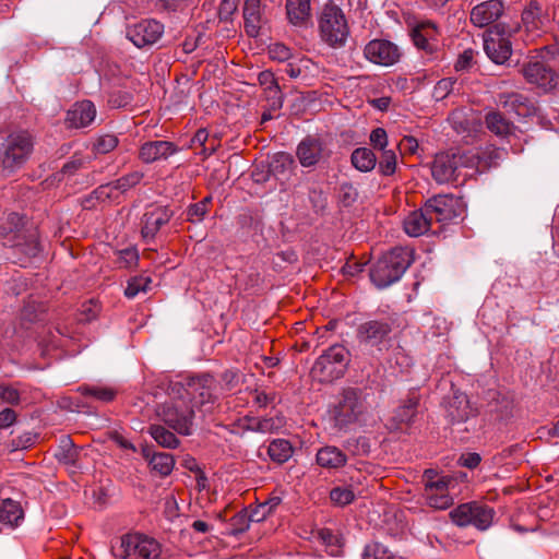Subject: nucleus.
Segmentation results:
<instances>
[{
	"label": "nucleus",
	"mask_w": 559,
	"mask_h": 559,
	"mask_svg": "<svg viewBox=\"0 0 559 559\" xmlns=\"http://www.w3.org/2000/svg\"><path fill=\"white\" fill-rule=\"evenodd\" d=\"M491 164L492 162L485 159L478 151H468L462 154L440 153L432 162L431 175L438 183H449L459 179L462 168L484 170Z\"/></svg>",
	"instance_id": "nucleus-1"
},
{
	"label": "nucleus",
	"mask_w": 559,
	"mask_h": 559,
	"mask_svg": "<svg viewBox=\"0 0 559 559\" xmlns=\"http://www.w3.org/2000/svg\"><path fill=\"white\" fill-rule=\"evenodd\" d=\"M409 265V252L401 247L394 248L373 264L370 278L378 288H385L399 281Z\"/></svg>",
	"instance_id": "nucleus-2"
},
{
	"label": "nucleus",
	"mask_w": 559,
	"mask_h": 559,
	"mask_svg": "<svg viewBox=\"0 0 559 559\" xmlns=\"http://www.w3.org/2000/svg\"><path fill=\"white\" fill-rule=\"evenodd\" d=\"M33 139L27 132H13L2 144L0 176L8 177L21 168L33 151Z\"/></svg>",
	"instance_id": "nucleus-3"
},
{
	"label": "nucleus",
	"mask_w": 559,
	"mask_h": 559,
	"mask_svg": "<svg viewBox=\"0 0 559 559\" xmlns=\"http://www.w3.org/2000/svg\"><path fill=\"white\" fill-rule=\"evenodd\" d=\"M367 393L358 388H346L332 411L335 426L345 428L357 423L367 412Z\"/></svg>",
	"instance_id": "nucleus-4"
},
{
	"label": "nucleus",
	"mask_w": 559,
	"mask_h": 559,
	"mask_svg": "<svg viewBox=\"0 0 559 559\" xmlns=\"http://www.w3.org/2000/svg\"><path fill=\"white\" fill-rule=\"evenodd\" d=\"M347 361V349L340 344L332 345L313 364L311 377L321 383H330L343 377Z\"/></svg>",
	"instance_id": "nucleus-5"
},
{
	"label": "nucleus",
	"mask_w": 559,
	"mask_h": 559,
	"mask_svg": "<svg viewBox=\"0 0 559 559\" xmlns=\"http://www.w3.org/2000/svg\"><path fill=\"white\" fill-rule=\"evenodd\" d=\"M171 391L173 393H183L194 408L206 403H213L218 395V384L213 376L205 373L188 378L186 383H174Z\"/></svg>",
	"instance_id": "nucleus-6"
},
{
	"label": "nucleus",
	"mask_w": 559,
	"mask_h": 559,
	"mask_svg": "<svg viewBox=\"0 0 559 559\" xmlns=\"http://www.w3.org/2000/svg\"><path fill=\"white\" fill-rule=\"evenodd\" d=\"M22 225L23 218L17 213L9 214L8 226L0 227V240L27 258L36 257L40 251L37 233L33 230L26 237L19 229Z\"/></svg>",
	"instance_id": "nucleus-7"
},
{
	"label": "nucleus",
	"mask_w": 559,
	"mask_h": 559,
	"mask_svg": "<svg viewBox=\"0 0 559 559\" xmlns=\"http://www.w3.org/2000/svg\"><path fill=\"white\" fill-rule=\"evenodd\" d=\"M177 394L178 399H173L158 406L157 415L178 433L188 436L191 433L194 409L183 393Z\"/></svg>",
	"instance_id": "nucleus-8"
},
{
	"label": "nucleus",
	"mask_w": 559,
	"mask_h": 559,
	"mask_svg": "<svg viewBox=\"0 0 559 559\" xmlns=\"http://www.w3.org/2000/svg\"><path fill=\"white\" fill-rule=\"evenodd\" d=\"M321 38L332 47L343 46L349 28L343 11L335 4H326L319 23Z\"/></svg>",
	"instance_id": "nucleus-9"
},
{
	"label": "nucleus",
	"mask_w": 559,
	"mask_h": 559,
	"mask_svg": "<svg viewBox=\"0 0 559 559\" xmlns=\"http://www.w3.org/2000/svg\"><path fill=\"white\" fill-rule=\"evenodd\" d=\"M392 331V319H371L358 325L356 330V338L359 344L382 352L383 349H386L391 343Z\"/></svg>",
	"instance_id": "nucleus-10"
},
{
	"label": "nucleus",
	"mask_w": 559,
	"mask_h": 559,
	"mask_svg": "<svg viewBox=\"0 0 559 559\" xmlns=\"http://www.w3.org/2000/svg\"><path fill=\"white\" fill-rule=\"evenodd\" d=\"M122 558L138 555L143 559H162V544L154 537L142 533H129L121 537Z\"/></svg>",
	"instance_id": "nucleus-11"
},
{
	"label": "nucleus",
	"mask_w": 559,
	"mask_h": 559,
	"mask_svg": "<svg viewBox=\"0 0 559 559\" xmlns=\"http://www.w3.org/2000/svg\"><path fill=\"white\" fill-rule=\"evenodd\" d=\"M301 538L309 539L325 548L331 556H340L344 546V538L340 530L326 526H298L296 532Z\"/></svg>",
	"instance_id": "nucleus-12"
},
{
	"label": "nucleus",
	"mask_w": 559,
	"mask_h": 559,
	"mask_svg": "<svg viewBox=\"0 0 559 559\" xmlns=\"http://www.w3.org/2000/svg\"><path fill=\"white\" fill-rule=\"evenodd\" d=\"M425 209L432 219L445 223L461 216L465 206L461 198L453 194H439L430 198Z\"/></svg>",
	"instance_id": "nucleus-13"
},
{
	"label": "nucleus",
	"mask_w": 559,
	"mask_h": 559,
	"mask_svg": "<svg viewBox=\"0 0 559 559\" xmlns=\"http://www.w3.org/2000/svg\"><path fill=\"white\" fill-rule=\"evenodd\" d=\"M484 50L497 64H503L509 60L512 55V44L503 27L496 25L485 33Z\"/></svg>",
	"instance_id": "nucleus-14"
},
{
	"label": "nucleus",
	"mask_w": 559,
	"mask_h": 559,
	"mask_svg": "<svg viewBox=\"0 0 559 559\" xmlns=\"http://www.w3.org/2000/svg\"><path fill=\"white\" fill-rule=\"evenodd\" d=\"M164 34V25L154 19H143L128 25L127 38L138 48L154 45Z\"/></svg>",
	"instance_id": "nucleus-15"
},
{
	"label": "nucleus",
	"mask_w": 559,
	"mask_h": 559,
	"mask_svg": "<svg viewBox=\"0 0 559 559\" xmlns=\"http://www.w3.org/2000/svg\"><path fill=\"white\" fill-rule=\"evenodd\" d=\"M450 515L454 524H491L495 511L484 503L472 501L460 504Z\"/></svg>",
	"instance_id": "nucleus-16"
},
{
	"label": "nucleus",
	"mask_w": 559,
	"mask_h": 559,
	"mask_svg": "<svg viewBox=\"0 0 559 559\" xmlns=\"http://www.w3.org/2000/svg\"><path fill=\"white\" fill-rule=\"evenodd\" d=\"M522 74L530 84L548 91L556 87L557 75L544 61L530 60L522 68Z\"/></svg>",
	"instance_id": "nucleus-17"
},
{
	"label": "nucleus",
	"mask_w": 559,
	"mask_h": 559,
	"mask_svg": "<svg viewBox=\"0 0 559 559\" xmlns=\"http://www.w3.org/2000/svg\"><path fill=\"white\" fill-rule=\"evenodd\" d=\"M364 53L369 61L384 67L394 64L401 57L397 46L384 39L369 41Z\"/></svg>",
	"instance_id": "nucleus-18"
},
{
	"label": "nucleus",
	"mask_w": 559,
	"mask_h": 559,
	"mask_svg": "<svg viewBox=\"0 0 559 559\" xmlns=\"http://www.w3.org/2000/svg\"><path fill=\"white\" fill-rule=\"evenodd\" d=\"M173 215V211L167 206H150L142 217V237L146 240L153 239L163 226L169 223Z\"/></svg>",
	"instance_id": "nucleus-19"
},
{
	"label": "nucleus",
	"mask_w": 559,
	"mask_h": 559,
	"mask_svg": "<svg viewBox=\"0 0 559 559\" xmlns=\"http://www.w3.org/2000/svg\"><path fill=\"white\" fill-rule=\"evenodd\" d=\"M504 12L501 0H487L475 5L469 13V20L476 27H486L498 21Z\"/></svg>",
	"instance_id": "nucleus-20"
},
{
	"label": "nucleus",
	"mask_w": 559,
	"mask_h": 559,
	"mask_svg": "<svg viewBox=\"0 0 559 559\" xmlns=\"http://www.w3.org/2000/svg\"><path fill=\"white\" fill-rule=\"evenodd\" d=\"M497 103L508 112L520 117H530L536 112L534 102L521 93H500Z\"/></svg>",
	"instance_id": "nucleus-21"
},
{
	"label": "nucleus",
	"mask_w": 559,
	"mask_h": 559,
	"mask_svg": "<svg viewBox=\"0 0 559 559\" xmlns=\"http://www.w3.org/2000/svg\"><path fill=\"white\" fill-rule=\"evenodd\" d=\"M412 38L415 46L427 55L432 56L438 51V29L433 23L424 22L418 24L412 31Z\"/></svg>",
	"instance_id": "nucleus-22"
},
{
	"label": "nucleus",
	"mask_w": 559,
	"mask_h": 559,
	"mask_svg": "<svg viewBox=\"0 0 559 559\" xmlns=\"http://www.w3.org/2000/svg\"><path fill=\"white\" fill-rule=\"evenodd\" d=\"M450 483V478L442 477L426 485L424 496L429 507L447 509L452 504L453 500L448 492Z\"/></svg>",
	"instance_id": "nucleus-23"
},
{
	"label": "nucleus",
	"mask_w": 559,
	"mask_h": 559,
	"mask_svg": "<svg viewBox=\"0 0 559 559\" xmlns=\"http://www.w3.org/2000/svg\"><path fill=\"white\" fill-rule=\"evenodd\" d=\"M258 82L263 90L264 97L269 104V109L280 110L284 103V93L282 92L274 73L265 70L259 73Z\"/></svg>",
	"instance_id": "nucleus-24"
},
{
	"label": "nucleus",
	"mask_w": 559,
	"mask_h": 559,
	"mask_svg": "<svg viewBox=\"0 0 559 559\" xmlns=\"http://www.w3.org/2000/svg\"><path fill=\"white\" fill-rule=\"evenodd\" d=\"M177 151L178 147L173 142L164 140L148 141L141 145L139 158L145 164H151L167 159L169 156L177 153Z\"/></svg>",
	"instance_id": "nucleus-25"
},
{
	"label": "nucleus",
	"mask_w": 559,
	"mask_h": 559,
	"mask_svg": "<svg viewBox=\"0 0 559 559\" xmlns=\"http://www.w3.org/2000/svg\"><path fill=\"white\" fill-rule=\"evenodd\" d=\"M285 425L283 416L257 418L245 416L239 418L235 426L241 431H257L262 433H272L280 430Z\"/></svg>",
	"instance_id": "nucleus-26"
},
{
	"label": "nucleus",
	"mask_w": 559,
	"mask_h": 559,
	"mask_svg": "<svg viewBox=\"0 0 559 559\" xmlns=\"http://www.w3.org/2000/svg\"><path fill=\"white\" fill-rule=\"evenodd\" d=\"M95 117L96 108L91 100L78 102L68 110L66 124L69 128H85L94 121Z\"/></svg>",
	"instance_id": "nucleus-27"
},
{
	"label": "nucleus",
	"mask_w": 559,
	"mask_h": 559,
	"mask_svg": "<svg viewBox=\"0 0 559 559\" xmlns=\"http://www.w3.org/2000/svg\"><path fill=\"white\" fill-rule=\"evenodd\" d=\"M289 78L308 83L319 73V67L305 56L294 57L285 68Z\"/></svg>",
	"instance_id": "nucleus-28"
},
{
	"label": "nucleus",
	"mask_w": 559,
	"mask_h": 559,
	"mask_svg": "<svg viewBox=\"0 0 559 559\" xmlns=\"http://www.w3.org/2000/svg\"><path fill=\"white\" fill-rule=\"evenodd\" d=\"M447 415L451 423H463L475 416V409L466 394L455 392L447 404Z\"/></svg>",
	"instance_id": "nucleus-29"
},
{
	"label": "nucleus",
	"mask_w": 559,
	"mask_h": 559,
	"mask_svg": "<svg viewBox=\"0 0 559 559\" xmlns=\"http://www.w3.org/2000/svg\"><path fill=\"white\" fill-rule=\"evenodd\" d=\"M431 224L432 217L425 207L411 212L403 222L404 230L411 237L426 234L431 228Z\"/></svg>",
	"instance_id": "nucleus-30"
},
{
	"label": "nucleus",
	"mask_w": 559,
	"mask_h": 559,
	"mask_svg": "<svg viewBox=\"0 0 559 559\" xmlns=\"http://www.w3.org/2000/svg\"><path fill=\"white\" fill-rule=\"evenodd\" d=\"M243 20L246 33L257 37L262 26L261 0H246Z\"/></svg>",
	"instance_id": "nucleus-31"
},
{
	"label": "nucleus",
	"mask_w": 559,
	"mask_h": 559,
	"mask_svg": "<svg viewBox=\"0 0 559 559\" xmlns=\"http://www.w3.org/2000/svg\"><path fill=\"white\" fill-rule=\"evenodd\" d=\"M321 154L322 145L316 139L307 138L297 147V157L304 167L316 165L320 160Z\"/></svg>",
	"instance_id": "nucleus-32"
},
{
	"label": "nucleus",
	"mask_w": 559,
	"mask_h": 559,
	"mask_svg": "<svg viewBox=\"0 0 559 559\" xmlns=\"http://www.w3.org/2000/svg\"><path fill=\"white\" fill-rule=\"evenodd\" d=\"M420 395L417 391H411L407 397L395 409L394 420L397 424H409L417 415Z\"/></svg>",
	"instance_id": "nucleus-33"
},
{
	"label": "nucleus",
	"mask_w": 559,
	"mask_h": 559,
	"mask_svg": "<svg viewBox=\"0 0 559 559\" xmlns=\"http://www.w3.org/2000/svg\"><path fill=\"white\" fill-rule=\"evenodd\" d=\"M485 122L488 130L500 138H508L515 131L514 124L496 110L489 111L486 115Z\"/></svg>",
	"instance_id": "nucleus-34"
},
{
	"label": "nucleus",
	"mask_w": 559,
	"mask_h": 559,
	"mask_svg": "<svg viewBox=\"0 0 559 559\" xmlns=\"http://www.w3.org/2000/svg\"><path fill=\"white\" fill-rule=\"evenodd\" d=\"M288 20L294 25H304L310 19V0H286Z\"/></svg>",
	"instance_id": "nucleus-35"
},
{
	"label": "nucleus",
	"mask_w": 559,
	"mask_h": 559,
	"mask_svg": "<svg viewBox=\"0 0 559 559\" xmlns=\"http://www.w3.org/2000/svg\"><path fill=\"white\" fill-rule=\"evenodd\" d=\"M346 454L336 447H324L317 453V463L325 468H338L345 465Z\"/></svg>",
	"instance_id": "nucleus-36"
},
{
	"label": "nucleus",
	"mask_w": 559,
	"mask_h": 559,
	"mask_svg": "<svg viewBox=\"0 0 559 559\" xmlns=\"http://www.w3.org/2000/svg\"><path fill=\"white\" fill-rule=\"evenodd\" d=\"M24 519V510L19 501L4 499L0 504V522L2 524H17Z\"/></svg>",
	"instance_id": "nucleus-37"
},
{
	"label": "nucleus",
	"mask_w": 559,
	"mask_h": 559,
	"mask_svg": "<svg viewBox=\"0 0 559 559\" xmlns=\"http://www.w3.org/2000/svg\"><path fill=\"white\" fill-rule=\"evenodd\" d=\"M522 21L528 29H538L543 26L545 16L538 1H531L522 13Z\"/></svg>",
	"instance_id": "nucleus-38"
},
{
	"label": "nucleus",
	"mask_w": 559,
	"mask_h": 559,
	"mask_svg": "<svg viewBox=\"0 0 559 559\" xmlns=\"http://www.w3.org/2000/svg\"><path fill=\"white\" fill-rule=\"evenodd\" d=\"M78 391L84 396L103 403L114 401L117 395L116 389L103 385H82Z\"/></svg>",
	"instance_id": "nucleus-39"
},
{
	"label": "nucleus",
	"mask_w": 559,
	"mask_h": 559,
	"mask_svg": "<svg viewBox=\"0 0 559 559\" xmlns=\"http://www.w3.org/2000/svg\"><path fill=\"white\" fill-rule=\"evenodd\" d=\"M353 166L360 171H370L377 164V157L374 153L367 147L356 148L352 154Z\"/></svg>",
	"instance_id": "nucleus-40"
},
{
	"label": "nucleus",
	"mask_w": 559,
	"mask_h": 559,
	"mask_svg": "<svg viewBox=\"0 0 559 559\" xmlns=\"http://www.w3.org/2000/svg\"><path fill=\"white\" fill-rule=\"evenodd\" d=\"M271 509L272 506H269V503H262L253 510L243 509L235 516V524L260 523L265 520V515Z\"/></svg>",
	"instance_id": "nucleus-41"
},
{
	"label": "nucleus",
	"mask_w": 559,
	"mask_h": 559,
	"mask_svg": "<svg viewBox=\"0 0 559 559\" xmlns=\"http://www.w3.org/2000/svg\"><path fill=\"white\" fill-rule=\"evenodd\" d=\"M267 454L272 461L282 464L290 459L293 447L287 440L276 439L270 443Z\"/></svg>",
	"instance_id": "nucleus-42"
},
{
	"label": "nucleus",
	"mask_w": 559,
	"mask_h": 559,
	"mask_svg": "<svg viewBox=\"0 0 559 559\" xmlns=\"http://www.w3.org/2000/svg\"><path fill=\"white\" fill-rule=\"evenodd\" d=\"M150 435L164 448L175 449L179 444L178 438L163 426L152 425L150 427Z\"/></svg>",
	"instance_id": "nucleus-43"
},
{
	"label": "nucleus",
	"mask_w": 559,
	"mask_h": 559,
	"mask_svg": "<svg viewBox=\"0 0 559 559\" xmlns=\"http://www.w3.org/2000/svg\"><path fill=\"white\" fill-rule=\"evenodd\" d=\"M150 465L154 472L164 477L171 473L175 466V460L169 453H155L150 460Z\"/></svg>",
	"instance_id": "nucleus-44"
},
{
	"label": "nucleus",
	"mask_w": 559,
	"mask_h": 559,
	"mask_svg": "<svg viewBox=\"0 0 559 559\" xmlns=\"http://www.w3.org/2000/svg\"><path fill=\"white\" fill-rule=\"evenodd\" d=\"M59 462H62L66 465H76V461L79 457V450L75 448L73 442L70 439H63L59 447V451L56 454Z\"/></svg>",
	"instance_id": "nucleus-45"
},
{
	"label": "nucleus",
	"mask_w": 559,
	"mask_h": 559,
	"mask_svg": "<svg viewBox=\"0 0 559 559\" xmlns=\"http://www.w3.org/2000/svg\"><path fill=\"white\" fill-rule=\"evenodd\" d=\"M362 559H403L395 556L385 546L378 542H372L366 545Z\"/></svg>",
	"instance_id": "nucleus-46"
},
{
	"label": "nucleus",
	"mask_w": 559,
	"mask_h": 559,
	"mask_svg": "<svg viewBox=\"0 0 559 559\" xmlns=\"http://www.w3.org/2000/svg\"><path fill=\"white\" fill-rule=\"evenodd\" d=\"M152 280L150 276L139 275L128 281L124 295L128 298H134L140 293H146L150 289Z\"/></svg>",
	"instance_id": "nucleus-47"
},
{
	"label": "nucleus",
	"mask_w": 559,
	"mask_h": 559,
	"mask_svg": "<svg viewBox=\"0 0 559 559\" xmlns=\"http://www.w3.org/2000/svg\"><path fill=\"white\" fill-rule=\"evenodd\" d=\"M107 103L111 108H127L133 103V94L129 90L118 88L109 93Z\"/></svg>",
	"instance_id": "nucleus-48"
},
{
	"label": "nucleus",
	"mask_w": 559,
	"mask_h": 559,
	"mask_svg": "<svg viewBox=\"0 0 559 559\" xmlns=\"http://www.w3.org/2000/svg\"><path fill=\"white\" fill-rule=\"evenodd\" d=\"M396 170V154L392 150L382 151L379 160V171L383 176H392Z\"/></svg>",
	"instance_id": "nucleus-49"
},
{
	"label": "nucleus",
	"mask_w": 559,
	"mask_h": 559,
	"mask_svg": "<svg viewBox=\"0 0 559 559\" xmlns=\"http://www.w3.org/2000/svg\"><path fill=\"white\" fill-rule=\"evenodd\" d=\"M119 195L114 182L102 185L93 191V198H96L99 204L115 201Z\"/></svg>",
	"instance_id": "nucleus-50"
},
{
	"label": "nucleus",
	"mask_w": 559,
	"mask_h": 559,
	"mask_svg": "<svg viewBox=\"0 0 559 559\" xmlns=\"http://www.w3.org/2000/svg\"><path fill=\"white\" fill-rule=\"evenodd\" d=\"M456 85V80L453 78H444L437 82L433 87L432 96L436 100H443L449 96Z\"/></svg>",
	"instance_id": "nucleus-51"
},
{
	"label": "nucleus",
	"mask_w": 559,
	"mask_h": 559,
	"mask_svg": "<svg viewBox=\"0 0 559 559\" xmlns=\"http://www.w3.org/2000/svg\"><path fill=\"white\" fill-rule=\"evenodd\" d=\"M269 57L274 61L288 63L295 56H293L289 47L276 43L269 47Z\"/></svg>",
	"instance_id": "nucleus-52"
},
{
	"label": "nucleus",
	"mask_w": 559,
	"mask_h": 559,
	"mask_svg": "<svg viewBox=\"0 0 559 559\" xmlns=\"http://www.w3.org/2000/svg\"><path fill=\"white\" fill-rule=\"evenodd\" d=\"M143 178V175L139 171H133V173H130L119 179H117L116 181H114L115 183V187L117 188L119 194L128 191L129 189L135 187L136 185L140 183V181L142 180Z\"/></svg>",
	"instance_id": "nucleus-53"
},
{
	"label": "nucleus",
	"mask_w": 559,
	"mask_h": 559,
	"mask_svg": "<svg viewBox=\"0 0 559 559\" xmlns=\"http://www.w3.org/2000/svg\"><path fill=\"white\" fill-rule=\"evenodd\" d=\"M331 500L338 506H346L355 499L354 491L348 487H335L330 492Z\"/></svg>",
	"instance_id": "nucleus-54"
},
{
	"label": "nucleus",
	"mask_w": 559,
	"mask_h": 559,
	"mask_svg": "<svg viewBox=\"0 0 559 559\" xmlns=\"http://www.w3.org/2000/svg\"><path fill=\"white\" fill-rule=\"evenodd\" d=\"M118 145V139L112 134L99 136L94 143V151L98 154H107L115 150Z\"/></svg>",
	"instance_id": "nucleus-55"
},
{
	"label": "nucleus",
	"mask_w": 559,
	"mask_h": 559,
	"mask_svg": "<svg viewBox=\"0 0 559 559\" xmlns=\"http://www.w3.org/2000/svg\"><path fill=\"white\" fill-rule=\"evenodd\" d=\"M139 253L134 248H127L118 252L117 264L120 267L131 269L138 264Z\"/></svg>",
	"instance_id": "nucleus-56"
},
{
	"label": "nucleus",
	"mask_w": 559,
	"mask_h": 559,
	"mask_svg": "<svg viewBox=\"0 0 559 559\" xmlns=\"http://www.w3.org/2000/svg\"><path fill=\"white\" fill-rule=\"evenodd\" d=\"M209 202L210 199L205 198L203 201L190 205L187 211L188 221L192 223L202 221L209 211Z\"/></svg>",
	"instance_id": "nucleus-57"
},
{
	"label": "nucleus",
	"mask_w": 559,
	"mask_h": 559,
	"mask_svg": "<svg viewBox=\"0 0 559 559\" xmlns=\"http://www.w3.org/2000/svg\"><path fill=\"white\" fill-rule=\"evenodd\" d=\"M209 140V133L205 129H200L197 131V133L194 134L193 139H192V145L194 147L197 146H201L203 150L202 152L209 156L211 154H213L217 147V141L216 140H213L212 143H211V146L210 147H206L205 146V143L207 142Z\"/></svg>",
	"instance_id": "nucleus-58"
},
{
	"label": "nucleus",
	"mask_w": 559,
	"mask_h": 559,
	"mask_svg": "<svg viewBox=\"0 0 559 559\" xmlns=\"http://www.w3.org/2000/svg\"><path fill=\"white\" fill-rule=\"evenodd\" d=\"M222 383L218 384V394L234 390L239 383V372L236 370H226L222 373Z\"/></svg>",
	"instance_id": "nucleus-59"
},
{
	"label": "nucleus",
	"mask_w": 559,
	"mask_h": 559,
	"mask_svg": "<svg viewBox=\"0 0 559 559\" xmlns=\"http://www.w3.org/2000/svg\"><path fill=\"white\" fill-rule=\"evenodd\" d=\"M86 160L82 155L74 154L70 160H68L62 169L61 173L67 176L74 175L79 169H81L85 165Z\"/></svg>",
	"instance_id": "nucleus-60"
},
{
	"label": "nucleus",
	"mask_w": 559,
	"mask_h": 559,
	"mask_svg": "<svg viewBox=\"0 0 559 559\" xmlns=\"http://www.w3.org/2000/svg\"><path fill=\"white\" fill-rule=\"evenodd\" d=\"M0 400L3 403L17 405L20 403V392L10 385H0Z\"/></svg>",
	"instance_id": "nucleus-61"
},
{
	"label": "nucleus",
	"mask_w": 559,
	"mask_h": 559,
	"mask_svg": "<svg viewBox=\"0 0 559 559\" xmlns=\"http://www.w3.org/2000/svg\"><path fill=\"white\" fill-rule=\"evenodd\" d=\"M370 142L374 148L384 151L388 144V135L384 129L377 128L370 134Z\"/></svg>",
	"instance_id": "nucleus-62"
},
{
	"label": "nucleus",
	"mask_w": 559,
	"mask_h": 559,
	"mask_svg": "<svg viewBox=\"0 0 559 559\" xmlns=\"http://www.w3.org/2000/svg\"><path fill=\"white\" fill-rule=\"evenodd\" d=\"M276 395L274 393H266L264 391L254 390L253 401L259 407H266L275 402Z\"/></svg>",
	"instance_id": "nucleus-63"
},
{
	"label": "nucleus",
	"mask_w": 559,
	"mask_h": 559,
	"mask_svg": "<svg viewBox=\"0 0 559 559\" xmlns=\"http://www.w3.org/2000/svg\"><path fill=\"white\" fill-rule=\"evenodd\" d=\"M473 58H474V51L472 49H467V50L463 51V53L460 55V57L457 58V60L455 62V70L461 71V70H466V69L471 68V66L473 63Z\"/></svg>",
	"instance_id": "nucleus-64"
}]
</instances>
